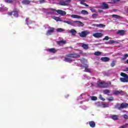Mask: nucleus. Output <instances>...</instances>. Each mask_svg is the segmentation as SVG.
<instances>
[{"label":"nucleus","instance_id":"f257e3e1","mask_svg":"<svg viewBox=\"0 0 128 128\" xmlns=\"http://www.w3.org/2000/svg\"><path fill=\"white\" fill-rule=\"evenodd\" d=\"M128 104L126 102H122L120 104H117L115 106V108H118L119 110H124V108H128Z\"/></svg>","mask_w":128,"mask_h":128},{"label":"nucleus","instance_id":"f03ea898","mask_svg":"<svg viewBox=\"0 0 128 128\" xmlns=\"http://www.w3.org/2000/svg\"><path fill=\"white\" fill-rule=\"evenodd\" d=\"M71 2L72 0H60L58 4L62 6H70Z\"/></svg>","mask_w":128,"mask_h":128},{"label":"nucleus","instance_id":"7ed1b4c3","mask_svg":"<svg viewBox=\"0 0 128 128\" xmlns=\"http://www.w3.org/2000/svg\"><path fill=\"white\" fill-rule=\"evenodd\" d=\"M49 10H52V12H56L58 13V14H60L61 16H66V12L62 10H56L52 8H50Z\"/></svg>","mask_w":128,"mask_h":128},{"label":"nucleus","instance_id":"20e7f679","mask_svg":"<svg viewBox=\"0 0 128 128\" xmlns=\"http://www.w3.org/2000/svg\"><path fill=\"white\" fill-rule=\"evenodd\" d=\"M8 16H12L13 14L15 18H18V10H16V9H15L12 12H8Z\"/></svg>","mask_w":128,"mask_h":128},{"label":"nucleus","instance_id":"39448f33","mask_svg":"<svg viewBox=\"0 0 128 128\" xmlns=\"http://www.w3.org/2000/svg\"><path fill=\"white\" fill-rule=\"evenodd\" d=\"M66 56L67 58H80V55L77 54H68Z\"/></svg>","mask_w":128,"mask_h":128},{"label":"nucleus","instance_id":"423d86ee","mask_svg":"<svg viewBox=\"0 0 128 128\" xmlns=\"http://www.w3.org/2000/svg\"><path fill=\"white\" fill-rule=\"evenodd\" d=\"M90 32L88 30L82 31L80 33H78L80 38H86L88 34H90Z\"/></svg>","mask_w":128,"mask_h":128},{"label":"nucleus","instance_id":"0eeeda50","mask_svg":"<svg viewBox=\"0 0 128 128\" xmlns=\"http://www.w3.org/2000/svg\"><path fill=\"white\" fill-rule=\"evenodd\" d=\"M97 85L98 88H104L108 86V84L104 82H99Z\"/></svg>","mask_w":128,"mask_h":128},{"label":"nucleus","instance_id":"6e6552de","mask_svg":"<svg viewBox=\"0 0 128 128\" xmlns=\"http://www.w3.org/2000/svg\"><path fill=\"white\" fill-rule=\"evenodd\" d=\"M54 28L51 27L50 28V29L47 31L46 34V36H50V34H54Z\"/></svg>","mask_w":128,"mask_h":128},{"label":"nucleus","instance_id":"1a4fd4ad","mask_svg":"<svg viewBox=\"0 0 128 128\" xmlns=\"http://www.w3.org/2000/svg\"><path fill=\"white\" fill-rule=\"evenodd\" d=\"M82 66V68H84V70H85V72H90L91 70H90V68H88V64H84V66Z\"/></svg>","mask_w":128,"mask_h":128},{"label":"nucleus","instance_id":"9d476101","mask_svg":"<svg viewBox=\"0 0 128 128\" xmlns=\"http://www.w3.org/2000/svg\"><path fill=\"white\" fill-rule=\"evenodd\" d=\"M46 50L50 54H56L58 52V50L56 49V48H50L49 49H47Z\"/></svg>","mask_w":128,"mask_h":128},{"label":"nucleus","instance_id":"9b49d317","mask_svg":"<svg viewBox=\"0 0 128 128\" xmlns=\"http://www.w3.org/2000/svg\"><path fill=\"white\" fill-rule=\"evenodd\" d=\"M102 36H103L102 34L100 33V32L95 33L93 34V36H94V38H102Z\"/></svg>","mask_w":128,"mask_h":128},{"label":"nucleus","instance_id":"f8f14e48","mask_svg":"<svg viewBox=\"0 0 128 128\" xmlns=\"http://www.w3.org/2000/svg\"><path fill=\"white\" fill-rule=\"evenodd\" d=\"M116 34H119V36H123L126 34V31L124 30H118Z\"/></svg>","mask_w":128,"mask_h":128},{"label":"nucleus","instance_id":"ddd939ff","mask_svg":"<svg viewBox=\"0 0 128 128\" xmlns=\"http://www.w3.org/2000/svg\"><path fill=\"white\" fill-rule=\"evenodd\" d=\"M102 10H108V8H110V7L108 6V4L106 3L103 2L102 4Z\"/></svg>","mask_w":128,"mask_h":128},{"label":"nucleus","instance_id":"4468645a","mask_svg":"<svg viewBox=\"0 0 128 128\" xmlns=\"http://www.w3.org/2000/svg\"><path fill=\"white\" fill-rule=\"evenodd\" d=\"M79 2H80V4H82L83 6L87 7L90 6L88 5L86 3H84L86 2V0H80Z\"/></svg>","mask_w":128,"mask_h":128},{"label":"nucleus","instance_id":"2eb2a0df","mask_svg":"<svg viewBox=\"0 0 128 128\" xmlns=\"http://www.w3.org/2000/svg\"><path fill=\"white\" fill-rule=\"evenodd\" d=\"M122 82H128V77H124L120 78Z\"/></svg>","mask_w":128,"mask_h":128},{"label":"nucleus","instance_id":"dca6fc26","mask_svg":"<svg viewBox=\"0 0 128 128\" xmlns=\"http://www.w3.org/2000/svg\"><path fill=\"white\" fill-rule=\"evenodd\" d=\"M66 44V40H60L57 42V44L58 46H63V44Z\"/></svg>","mask_w":128,"mask_h":128},{"label":"nucleus","instance_id":"f3484780","mask_svg":"<svg viewBox=\"0 0 128 128\" xmlns=\"http://www.w3.org/2000/svg\"><path fill=\"white\" fill-rule=\"evenodd\" d=\"M110 58L108 57H102L101 58V60L102 62H110Z\"/></svg>","mask_w":128,"mask_h":128},{"label":"nucleus","instance_id":"a211bd4d","mask_svg":"<svg viewBox=\"0 0 128 128\" xmlns=\"http://www.w3.org/2000/svg\"><path fill=\"white\" fill-rule=\"evenodd\" d=\"M93 26L96 28H106V25L104 24H94Z\"/></svg>","mask_w":128,"mask_h":128},{"label":"nucleus","instance_id":"6ab92c4d","mask_svg":"<svg viewBox=\"0 0 128 128\" xmlns=\"http://www.w3.org/2000/svg\"><path fill=\"white\" fill-rule=\"evenodd\" d=\"M122 92H122V90H115V91H114L113 94L115 96H118V94H122Z\"/></svg>","mask_w":128,"mask_h":128},{"label":"nucleus","instance_id":"aec40b11","mask_svg":"<svg viewBox=\"0 0 128 128\" xmlns=\"http://www.w3.org/2000/svg\"><path fill=\"white\" fill-rule=\"evenodd\" d=\"M22 4H26V5L30 4V0H23L22 2Z\"/></svg>","mask_w":128,"mask_h":128},{"label":"nucleus","instance_id":"412c9836","mask_svg":"<svg viewBox=\"0 0 128 128\" xmlns=\"http://www.w3.org/2000/svg\"><path fill=\"white\" fill-rule=\"evenodd\" d=\"M64 60L66 62H72V60L70 58V57H65Z\"/></svg>","mask_w":128,"mask_h":128},{"label":"nucleus","instance_id":"4be33fe9","mask_svg":"<svg viewBox=\"0 0 128 128\" xmlns=\"http://www.w3.org/2000/svg\"><path fill=\"white\" fill-rule=\"evenodd\" d=\"M89 124L90 128H95L96 127V122L94 121L89 122Z\"/></svg>","mask_w":128,"mask_h":128},{"label":"nucleus","instance_id":"5701e85b","mask_svg":"<svg viewBox=\"0 0 128 128\" xmlns=\"http://www.w3.org/2000/svg\"><path fill=\"white\" fill-rule=\"evenodd\" d=\"M73 22H74V24H78L79 26H84V24L82 23V22L80 21L74 20V21H73Z\"/></svg>","mask_w":128,"mask_h":128},{"label":"nucleus","instance_id":"b1692460","mask_svg":"<svg viewBox=\"0 0 128 128\" xmlns=\"http://www.w3.org/2000/svg\"><path fill=\"white\" fill-rule=\"evenodd\" d=\"M81 46L83 48L84 50H88V44L82 43Z\"/></svg>","mask_w":128,"mask_h":128},{"label":"nucleus","instance_id":"393cba45","mask_svg":"<svg viewBox=\"0 0 128 128\" xmlns=\"http://www.w3.org/2000/svg\"><path fill=\"white\" fill-rule=\"evenodd\" d=\"M63 22L64 24H70V26H74V21H66L64 20Z\"/></svg>","mask_w":128,"mask_h":128},{"label":"nucleus","instance_id":"a878e982","mask_svg":"<svg viewBox=\"0 0 128 128\" xmlns=\"http://www.w3.org/2000/svg\"><path fill=\"white\" fill-rule=\"evenodd\" d=\"M70 34H72V36H76V30L74 29H72L70 30Z\"/></svg>","mask_w":128,"mask_h":128},{"label":"nucleus","instance_id":"bb28decb","mask_svg":"<svg viewBox=\"0 0 128 128\" xmlns=\"http://www.w3.org/2000/svg\"><path fill=\"white\" fill-rule=\"evenodd\" d=\"M111 118H112V120H118V116L113 115L111 116Z\"/></svg>","mask_w":128,"mask_h":128},{"label":"nucleus","instance_id":"cd10ccee","mask_svg":"<svg viewBox=\"0 0 128 128\" xmlns=\"http://www.w3.org/2000/svg\"><path fill=\"white\" fill-rule=\"evenodd\" d=\"M71 18H82V16L77 14H72Z\"/></svg>","mask_w":128,"mask_h":128},{"label":"nucleus","instance_id":"c85d7f7f","mask_svg":"<svg viewBox=\"0 0 128 128\" xmlns=\"http://www.w3.org/2000/svg\"><path fill=\"white\" fill-rule=\"evenodd\" d=\"M108 44H118V42L114 41V40H111L108 42Z\"/></svg>","mask_w":128,"mask_h":128},{"label":"nucleus","instance_id":"c756f323","mask_svg":"<svg viewBox=\"0 0 128 128\" xmlns=\"http://www.w3.org/2000/svg\"><path fill=\"white\" fill-rule=\"evenodd\" d=\"M82 14H84V16L88 14V12L86 10H82L80 12Z\"/></svg>","mask_w":128,"mask_h":128},{"label":"nucleus","instance_id":"7c9ffc66","mask_svg":"<svg viewBox=\"0 0 128 128\" xmlns=\"http://www.w3.org/2000/svg\"><path fill=\"white\" fill-rule=\"evenodd\" d=\"M116 60H112L110 64L111 68H114V66H116Z\"/></svg>","mask_w":128,"mask_h":128},{"label":"nucleus","instance_id":"2f4dec72","mask_svg":"<svg viewBox=\"0 0 128 128\" xmlns=\"http://www.w3.org/2000/svg\"><path fill=\"white\" fill-rule=\"evenodd\" d=\"M101 55H102V52H96L94 53V56H98Z\"/></svg>","mask_w":128,"mask_h":128},{"label":"nucleus","instance_id":"473e14b6","mask_svg":"<svg viewBox=\"0 0 128 128\" xmlns=\"http://www.w3.org/2000/svg\"><path fill=\"white\" fill-rule=\"evenodd\" d=\"M56 32H64V30L62 28H58L57 29Z\"/></svg>","mask_w":128,"mask_h":128},{"label":"nucleus","instance_id":"72a5a7b5","mask_svg":"<svg viewBox=\"0 0 128 128\" xmlns=\"http://www.w3.org/2000/svg\"><path fill=\"white\" fill-rule=\"evenodd\" d=\"M12 0H4L5 2H6L7 4H12L13 2Z\"/></svg>","mask_w":128,"mask_h":128},{"label":"nucleus","instance_id":"f704fd0d","mask_svg":"<svg viewBox=\"0 0 128 128\" xmlns=\"http://www.w3.org/2000/svg\"><path fill=\"white\" fill-rule=\"evenodd\" d=\"M120 76H123V78H128V74H126V73L122 72L120 74Z\"/></svg>","mask_w":128,"mask_h":128},{"label":"nucleus","instance_id":"c9c22d12","mask_svg":"<svg viewBox=\"0 0 128 128\" xmlns=\"http://www.w3.org/2000/svg\"><path fill=\"white\" fill-rule=\"evenodd\" d=\"M126 58H128V54H124V58H122V60H126Z\"/></svg>","mask_w":128,"mask_h":128},{"label":"nucleus","instance_id":"e433bc0d","mask_svg":"<svg viewBox=\"0 0 128 128\" xmlns=\"http://www.w3.org/2000/svg\"><path fill=\"white\" fill-rule=\"evenodd\" d=\"M103 92L105 94H110V92L108 90H105L103 91Z\"/></svg>","mask_w":128,"mask_h":128},{"label":"nucleus","instance_id":"4c0bfd02","mask_svg":"<svg viewBox=\"0 0 128 128\" xmlns=\"http://www.w3.org/2000/svg\"><path fill=\"white\" fill-rule=\"evenodd\" d=\"M98 16V15L96 14H92V18H96Z\"/></svg>","mask_w":128,"mask_h":128},{"label":"nucleus","instance_id":"58836bf2","mask_svg":"<svg viewBox=\"0 0 128 128\" xmlns=\"http://www.w3.org/2000/svg\"><path fill=\"white\" fill-rule=\"evenodd\" d=\"M90 10H91L92 12H96V10L92 8H90Z\"/></svg>","mask_w":128,"mask_h":128},{"label":"nucleus","instance_id":"ea45409f","mask_svg":"<svg viewBox=\"0 0 128 128\" xmlns=\"http://www.w3.org/2000/svg\"><path fill=\"white\" fill-rule=\"evenodd\" d=\"M92 100H98V98L96 96H92L91 97Z\"/></svg>","mask_w":128,"mask_h":128},{"label":"nucleus","instance_id":"a19ab883","mask_svg":"<svg viewBox=\"0 0 128 128\" xmlns=\"http://www.w3.org/2000/svg\"><path fill=\"white\" fill-rule=\"evenodd\" d=\"M54 20H56V22H60V18L58 17H54Z\"/></svg>","mask_w":128,"mask_h":128},{"label":"nucleus","instance_id":"79ce46f5","mask_svg":"<svg viewBox=\"0 0 128 128\" xmlns=\"http://www.w3.org/2000/svg\"><path fill=\"white\" fill-rule=\"evenodd\" d=\"M26 22L27 24H30V18H26Z\"/></svg>","mask_w":128,"mask_h":128},{"label":"nucleus","instance_id":"37998d69","mask_svg":"<svg viewBox=\"0 0 128 128\" xmlns=\"http://www.w3.org/2000/svg\"><path fill=\"white\" fill-rule=\"evenodd\" d=\"M110 40V38H108V36H106L104 38H103V40Z\"/></svg>","mask_w":128,"mask_h":128},{"label":"nucleus","instance_id":"c03bdc74","mask_svg":"<svg viewBox=\"0 0 128 128\" xmlns=\"http://www.w3.org/2000/svg\"><path fill=\"white\" fill-rule=\"evenodd\" d=\"M107 100L109 102H112V100H114V97H110V98H108Z\"/></svg>","mask_w":128,"mask_h":128},{"label":"nucleus","instance_id":"a18cd8bd","mask_svg":"<svg viewBox=\"0 0 128 128\" xmlns=\"http://www.w3.org/2000/svg\"><path fill=\"white\" fill-rule=\"evenodd\" d=\"M46 2V0H40L39 2L40 4H44V2Z\"/></svg>","mask_w":128,"mask_h":128},{"label":"nucleus","instance_id":"49530a36","mask_svg":"<svg viewBox=\"0 0 128 128\" xmlns=\"http://www.w3.org/2000/svg\"><path fill=\"white\" fill-rule=\"evenodd\" d=\"M112 18L115 16V18H120V16H118L116 14H112Z\"/></svg>","mask_w":128,"mask_h":128},{"label":"nucleus","instance_id":"de8ad7c7","mask_svg":"<svg viewBox=\"0 0 128 128\" xmlns=\"http://www.w3.org/2000/svg\"><path fill=\"white\" fill-rule=\"evenodd\" d=\"M124 120H128V116L124 114Z\"/></svg>","mask_w":128,"mask_h":128},{"label":"nucleus","instance_id":"09e8293b","mask_svg":"<svg viewBox=\"0 0 128 128\" xmlns=\"http://www.w3.org/2000/svg\"><path fill=\"white\" fill-rule=\"evenodd\" d=\"M100 100H103V101L105 100V99L102 98V94L100 95Z\"/></svg>","mask_w":128,"mask_h":128},{"label":"nucleus","instance_id":"8fccbe9b","mask_svg":"<svg viewBox=\"0 0 128 128\" xmlns=\"http://www.w3.org/2000/svg\"><path fill=\"white\" fill-rule=\"evenodd\" d=\"M104 108H108V104H103Z\"/></svg>","mask_w":128,"mask_h":128},{"label":"nucleus","instance_id":"3c124183","mask_svg":"<svg viewBox=\"0 0 128 128\" xmlns=\"http://www.w3.org/2000/svg\"><path fill=\"white\" fill-rule=\"evenodd\" d=\"M120 0H112V2H120Z\"/></svg>","mask_w":128,"mask_h":128},{"label":"nucleus","instance_id":"603ef678","mask_svg":"<svg viewBox=\"0 0 128 128\" xmlns=\"http://www.w3.org/2000/svg\"><path fill=\"white\" fill-rule=\"evenodd\" d=\"M99 12H102L104 11L102 10H98Z\"/></svg>","mask_w":128,"mask_h":128},{"label":"nucleus","instance_id":"864d4df0","mask_svg":"<svg viewBox=\"0 0 128 128\" xmlns=\"http://www.w3.org/2000/svg\"><path fill=\"white\" fill-rule=\"evenodd\" d=\"M125 72H128V68L125 69Z\"/></svg>","mask_w":128,"mask_h":128},{"label":"nucleus","instance_id":"5fc2aeb1","mask_svg":"<svg viewBox=\"0 0 128 128\" xmlns=\"http://www.w3.org/2000/svg\"><path fill=\"white\" fill-rule=\"evenodd\" d=\"M126 62L128 64V59L126 60Z\"/></svg>","mask_w":128,"mask_h":128},{"label":"nucleus","instance_id":"6e6d98bb","mask_svg":"<svg viewBox=\"0 0 128 128\" xmlns=\"http://www.w3.org/2000/svg\"><path fill=\"white\" fill-rule=\"evenodd\" d=\"M91 84H92V86L94 84H92V83H91Z\"/></svg>","mask_w":128,"mask_h":128},{"label":"nucleus","instance_id":"4d7b16f0","mask_svg":"<svg viewBox=\"0 0 128 128\" xmlns=\"http://www.w3.org/2000/svg\"><path fill=\"white\" fill-rule=\"evenodd\" d=\"M84 94H81V96H82V95H84Z\"/></svg>","mask_w":128,"mask_h":128},{"label":"nucleus","instance_id":"13d9d810","mask_svg":"<svg viewBox=\"0 0 128 128\" xmlns=\"http://www.w3.org/2000/svg\"><path fill=\"white\" fill-rule=\"evenodd\" d=\"M108 4H110V2H108Z\"/></svg>","mask_w":128,"mask_h":128},{"label":"nucleus","instance_id":"bf43d9fd","mask_svg":"<svg viewBox=\"0 0 128 128\" xmlns=\"http://www.w3.org/2000/svg\"><path fill=\"white\" fill-rule=\"evenodd\" d=\"M80 54H82V52H80Z\"/></svg>","mask_w":128,"mask_h":128},{"label":"nucleus","instance_id":"052dcab7","mask_svg":"<svg viewBox=\"0 0 128 128\" xmlns=\"http://www.w3.org/2000/svg\"><path fill=\"white\" fill-rule=\"evenodd\" d=\"M0 10H2V8H0Z\"/></svg>","mask_w":128,"mask_h":128}]
</instances>
